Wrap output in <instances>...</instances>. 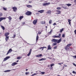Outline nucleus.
<instances>
[{
    "instance_id": "f257e3e1",
    "label": "nucleus",
    "mask_w": 76,
    "mask_h": 76,
    "mask_svg": "<svg viewBox=\"0 0 76 76\" xmlns=\"http://www.w3.org/2000/svg\"><path fill=\"white\" fill-rule=\"evenodd\" d=\"M56 15H59L60 14H61V11L59 10H57L56 11Z\"/></svg>"
},
{
    "instance_id": "f03ea898",
    "label": "nucleus",
    "mask_w": 76,
    "mask_h": 76,
    "mask_svg": "<svg viewBox=\"0 0 76 76\" xmlns=\"http://www.w3.org/2000/svg\"><path fill=\"white\" fill-rule=\"evenodd\" d=\"M50 4V3L49 2L48 3H43V6H48V5Z\"/></svg>"
},
{
    "instance_id": "7ed1b4c3",
    "label": "nucleus",
    "mask_w": 76,
    "mask_h": 76,
    "mask_svg": "<svg viewBox=\"0 0 76 76\" xmlns=\"http://www.w3.org/2000/svg\"><path fill=\"white\" fill-rule=\"evenodd\" d=\"M10 58V56H7L6 58H4V59L3 61H6L7 60H8L9 58Z\"/></svg>"
},
{
    "instance_id": "20e7f679",
    "label": "nucleus",
    "mask_w": 76,
    "mask_h": 76,
    "mask_svg": "<svg viewBox=\"0 0 76 76\" xmlns=\"http://www.w3.org/2000/svg\"><path fill=\"white\" fill-rule=\"evenodd\" d=\"M6 19V17H1L0 18V22H1L2 20H4Z\"/></svg>"
},
{
    "instance_id": "39448f33",
    "label": "nucleus",
    "mask_w": 76,
    "mask_h": 76,
    "mask_svg": "<svg viewBox=\"0 0 76 76\" xmlns=\"http://www.w3.org/2000/svg\"><path fill=\"white\" fill-rule=\"evenodd\" d=\"M38 12L39 13H44V10H42L38 11Z\"/></svg>"
},
{
    "instance_id": "423d86ee",
    "label": "nucleus",
    "mask_w": 76,
    "mask_h": 76,
    "mask_svg": "<svg viewBox=\"0 0 76 76\" xmlns=\"http://www.w3.org/2000/svg\"><path fill=\"white\" fill-rule=\"evenodd\" d=\"M26 14L27 15H31V12L28 11L26 13Z\"/></svg>"
},
{
    "instance_id": "0eeeda50",
    "label": "nucleus",
    "mask_w": 76,
    "mask_h": 76,
    "mask_svg": "<svg viewBox=\"0 0 76 76\" xmlns=\"http://www.w3.org/2000/svg\"><path fill=\"white\" fill-rule=\"evenodd\" d=\"M31 51H32V49H31L30 50L29 53H28V54L27 55V56H30V55H31Z\"/></svg>"
},
{
    "instance_id": "6e6552de",
    "label": "nucleus",
    "mask_w": 76,
    "mask_h": 76,
    "mask_svg": "<svg viewBox=\"0 0 76 76\" xmlns=\"http://www.w3.org/2000/svg\"><path fill=\"white\" fill-rule=\"evenodd\" d=\"M37 19H36L35 20H34L33 21V23L34 24V25H36V24L37 23Z\"/></svg>"
},
{
    "instance_id": "1a4fd4ad",
    "label": "nucleus",
    "mask_w": 76,
    "mask_h": 76,
    "mask_svg": "<svg viewBox=\"0 0 76 76\" xmlns=\"http://www.w3.org/2000/svg\"><path fill=\"white\" fill-rule=\"evenodd\" d=\"M12 51V49H10L8 51V52L7 55L8 54H9V53H10Z\"/></svg>"
},
{
    "instance_id": "9d476101",
    "label": "nucleus",
    "mask_w": 76,
    "mask_h": 76,
    "mask_svg": "<svg viewBox=\"0 0 76 76\" xmlns=\"http://www.w3.org/2000/svg\"><path fill=\"white\" fill-rule=\"evenodd\" d=\"M12 9H13V11H14V12H16L17 8H16L15 7H12Z\"/></svg>"
},
{
    "instance_id": "9b49d317",
    "label": "nucleus",
    "mask_w": 76,
    "mask_h": 76,
    "mask_svg": "<svg viewBox=\"0 0 76 76\" xmlns=\"http://www.w3.org/2000/svg\"><path fill=\"white\" fill-rule=\"evenodd\" d=\"M52 42H57L58 39H53L52 40Z\"/></svg>"
},
{
    "instance_id": "f8f14e48",
    "label": "nucleus",
    "mask_w": 76,
    "mask_h": 76,
    "mask_svg": "<svg viewBox=\"0 0 76 76\" xmlns=\"http://www.w3.org/2000/svg\"><path fill=\"white\" fill-rule=\"evenodd\" d=\"M11 70H15V69H12V70H7L6 71H5L4 72H10V71H11Z\"/></svg>"
},
{
    "instance_id": "ddd939ff",
    "label": "nucleus",
    "mask_w": 76,
    "mask_h": 76,
    "mask_svg": "<svg viewBox=\"0 0 76 76\" xmlns=\"http://www.w3.org/2000/svg\"><path fill=\"white\" fill-rule=\"evenodd\" d=\"M18 64V63H16V62H14V63H13L11 64V66H15V65H16V64Z\"/></svg>"
},
{
    "instance_id": "4468645a",
    "label": "nucleus",
    "mask_w": 76,
    "mask_h": 76,
    "mask_svg": "<svg viewBox=\"0 0 76 76\" xmlns=\"http://www.w3.org/2000/svg\"><path fill=\"white\" fill-rule=\"evenodd\" d=\"M61 37V34H59L58 36H56V38H60Z\"/></svg>"
},
{
    "instance_id": "2eb2a0df",
    "label": "nucleus",
    "mask_w": 76,
    "mask_h": 76,
    "mask_svg": "<svg viewBox=\"0 0 76 76\" xmlns=\"http://www.w3.org/2000/svg\"><path fill=\"white\" fill-rule=\"evenodd\" d=\"M61 41V38L59 39L58 40V41L56 42H57V43H58L59 44V43H60Z\"/></svg>"
},
{
    "instance_id": "dca6fc26",
    "label": "nucleus",
    "mask_w": 76,
    "mask_h": 76,
    "mask_svg": "<svg viewBox=\"0 0 76 76\" xmlns=\"http://www.w3.org/2000/svg\"><path fill=\"white\" fill-rule=\"evenodd\" d=\"M51 12L50 11H48L46 12V13L48 14V15H51Z\"/></svg>"
},
{
    "instance_id": "f3484780",
    "label": "nucleus",
    "mask_w": 76,
    "mask_h": 76,
    "mask_svg": "<svg viewBox=\"0 0 76 76\" xmlns=\"http://www.w3.org/2000/svg\"><path fill=\"white\" fill-rule=\"evenodd\" d=\"M48 50H51V46L49 45L48 46Z\"/></svg>"
},
{
    "instance_id": "a211bd4d",
    "label": "nucleus",
    "mask_w": 76,
    "mask_h": 76,
    "mask_svg": "<svg viewBox=\"0 0 76 76\" xmlns=\"http://www.w3.org/2000/svg\"><path fill=\"white\" fill-rule=\"evenodd\" d=\"M9 35V33L7 32L5 34V37H7Z\"/></svg>"
},
{
    "instance_id": "6ab92c4d",
    "label": "nucleus",
    "mask_w": 76,
    "mask_h": 76,
    "mask_svg": "<svg viewBox=\"0 0 76 76\" xmlns=\"http://www.w3.org/2000/svg\"><path fill=\"white\" fill-rule=\"evenodd\" d=\"M41 56H42V54H40L36 55V57H41Z\"/></svg>"
},
{
    "instance_id": "aec40b11",
    "label": "nucleus",
    "mask_w": 76,
    "mask_h": 76,
    "mask_svg": "<svg viewBox=\"0 0 76 76\" xmlns=\"http://www.w3.org/2000/svg\"><path fill=\"white\" fill-rule=\"evenodd\" d=\"M68 22L69 23V25H70V26H71V20L69 19H68Z\"/></svg>"
},
{
    "instance_id": "412c9836",
    "label": "nucleus",
    "mask_w": 76,
    "mask_h": 76,
    "mask_svg": "<svg viewBox=\"0 0 76 76\" xmlns=\"http://www.w3.org/2000/svg\"><path fill=\"white\" fill-rule=\"evenodd\" d=\"M9 37H6L5 40H6V41H7V40H8V39H9Z\"/></svg>"
},
{
    "instance_id": "4be33fe9",
    "label": "nucleus",
    "mask_w": 76,
    "mask_h": 76,
    "mask_svg": "<svg viewBox=\"0 0 76 76\" xmlns=\"http://www.w3.org/2000/svg\"><path fill=\"white\" fill-rule=\"evenodd\" d=\"M66 6H67L68 7H69V6H72V4H66Z\"/></svg>"
},
{
    "instance_id": "5701e85b",
    "label": "nucleus",
    "mask_w": 76,
    "mask_h": 76,
    "mask_svg": "<svg viewBox=\"0 0 76 76\" xmlns=\"http://www.w3.org/2000/svg\"><path fill=\"white\" fill-rule=\"evenodd\" d=\"M38 38H39V37L38 36V34H37V36L36 37V41H37L38 40Z\"/></svg>"
},
{
    "instance_id": "b1692460",
    "label": "nucleus",
    "mask_w": 76,
    "mask_h": 76,
    "mask_svg": "<svg viewBox=\"0 0 76 76\" xmlns=\"http://www.w3.org/2000/svg\"><path fill=\"white\" fill-rule=\"evenodd\" d=\"M72 45V44L70 43L69 44H68V45H67V46L68 47H70V46H71Z\"/></svg>"
},
{
    "instance_id": "393cba45",
    "label": "nucleus",
    "mask_w": 76,
    "mask_h": 76,
    "mask_svg": "<svg viewBox=\"0 0 76 76\" xmlns=\"http://www.w3.org/2000/svg\"><path fill=\"white\" fill-rule=\"evenodd\" d=\"M46 60V58H42V59H39V61H42V60Z\"/></svg>"
},
{
    "instance_id": "a878e982",
    "label": "nucleus",
    "mask_w": 76,
    "mask_h": 76,
    "mask_svg": "<svg viewBox=\"0 0 76 76\" xmlns=\"http://www.w3.org/2000/svg\"><path fill=\"white\" fill-rule=\"evenodd\" d=\"M61 7H62V8H64V9H68V8L66 7H64L63 6Z\"/></svg>"
},
{
    "instance_id": "bb28decb",
    "label": "nucleus",
    "mask_w": 76,
    "mask_h": 76,
    "mask_svg": "<svg viewBox=\"0 0 76 76\" xmlns=\"http://www.w3.org/2000/svg\"><path fill=\"white\" fill-rule=\"evenodd\" d=\"M65 49L66 50H70V49H69V48L67 47H65Z\"/></svg>"
},
{
    "instance_id": "cd10ccee",
    "label": "nucleus",
    "mask_w": 76,
    "mask_h": 76,
    "mask_svg": "<svg viewBox=\"0 0 76 76\" xmlns=\"http://www.w3.org/2000/svg\"><path fill=\"white\" fill-rule=\"evenodd\" d=\"M27 7H32V6L31 5H27Z\"/></svg>"
},
{
    "instance_id": "c85d7f7f",
    "label": "nucleus",
    "mask_w": 76,
    "mask_h": 76,
    "mask_svg": "<svg viewBox=\"0 0 76 76\" xmlns=\"http://www.w3.org/2000/svg\"><path fill=\"white\" fill-rule=\"evenodd\" d=\"M8 18L10 21H11V20H12V18L10 16H9Z\"/></svg>"
},
{
    "instance_id": "c756f323",
    "label": "nucleus",
    "mask_w": 76,
    "mask_h": 76,
    "mask_svg": "<svg viewBox=\"0 0 76 76\" xmlns=\"http://www.w3.org/2000/svg\"><path fill=\"white\" fill-rule=\"evenodd\" d=\"M44 48H47L46 47H41L40 48V49H41V48H42V50H43Z\"/></svg>"
},
{
    "instance_id": "7c9ffc66",
    "label": "nucleus",
    "mask_w": 76,
    "mask_h": 76,
    "mask_svg": "<svg viewBox=\"0 0 76 76\" xmlns=\"http://www.w3.org/2000/svg\"><path fill=\"white\" fill-rule=\"evenodd\" d=\"M1 27L3 29V30H4V29H5V28H4V27L3 26H1Z\"/></svg>"
},
{
    "instance_id": "2f4dec72",
    "label": "nucleus",
    "mask_w": 76,
    "mask_h": 76,
    "mask_svg": "<svg viewBox=\"0 0 76 76\" xmlns=\"http://www.w3.org/2000/svg\"><path fill=\"white\" fill-rule=\"evenodd\" d=\"M40 74L41 75H44L45 74V72H40Z\"/></svg>"
},
{
    "instance_id": "473e14b6",
    "label": "nucleus",
    "mask_w": 76,
    "mask_h": 76,
    "mask_svg": "<svg viewBox=\"0 0 76 76\" xmlns=\"http://www.w3.org/2000/svg\"><path fill=\"white\" fill-rule=\"evenodd\" d=\"M22 58V57H21L19 56V57H17V58L18 60H19V59H20V58Z\"/></svg>"
},
{
    "instance_id": "72a5a7b5",
    "label": "nucleus",
    "mask_w": 76,
    "mask_h": 76,
    "mask_svg": "<svg viewBox=\"0 0 76 76\" xmlns=\"http://www.w3.org/2000/svg\"><path fill=\"white\" fill-rule=\"evenodd\" d=\"M41 24H45V21H42L41 22Z\"/></svg>"
},
{
    "instance_id": "f704fd0d",
    "label": "nucleus",
    "mask_w": 76,
    "mask_h": 76,
    "mask_svg": "<svg viewBox=\"0 0 76 76\" xmlns=\"http://www.w3.org/2000/svg\"><path fill=\"white\" fill-rule=\"evenodd\" d=\"M56 9H57V10H60V9H61V7H57Z\"/></svg>"
},
{
    "instance_id": "c9c22d12",
    "label": "nucleus",
    "mask_w": 76,
    "mask_h": 76,
    "mask_svg": "<svg viewBox=\"0 0 76 76\" xmlns=\"http://www.w3.org/2000/svg\"><path fill=\"white\" fill-rule=\"evenodd\" d=\"M49 23L50 24L51 23H52V20H49Z\"/></svg>"
},
{
    "instance_id": "e433bc0d",
    "label": "nucleus",
    "mask_w": 76,
    "mask_h": 76,
    "mask_svg": "<svg viewBox=\"0 0 76 76\" xmlns=\"http://www.w3.org/2000/svg\"><path fill=\"white\" fill-rule=\"evenodd\" d=\"M62 37L64 38L65 37V35L64 34H62Z\"/></svg>"
},
{
    "instance_id": "4c0bfd02",
    "label": "nucleus",
    "mask_w": 76,
    "mask_h": 76,
    "mask_svg": "<svg viewBox=\"0 0 76 76\" xmlns=\"http://www.w3.org/2000/svg\"><path fill=\"white\" fill-rule=\"evenodd\" d=\"M72 73H73V74H75V75H76V72L74 71H72Z\"/></svg>"
},
{
    "instance_id": "58836bf2",
    "label": "nucleus",
    "mask_w": 76,
    "mask_h": 76,
    "mask_svg": "<svg viewBox=\"0 0 76 76\" xmlns=\"http://www.w3.org/2000/svg\"><path fill=\"white\" fill-rule=\"evenodd\" d=\"M38 73H34L33 74H32L31 76H35V75H37Z\"/></svg>"
},
{
    "instance_id": "ea45409f",
    "label": "nucleus",
    "mask_w": 76,
    "mask_h": 76,
    "mask_svg": "<svg viewBox=\"0 0 76 76\" xmlns=\"http://www.w3.org/2000/svg\"><path fill=\"white\" fill-rule=\"evenodd\" d=\"M57 45V43H53L52 45L53 46H54L55 45Z\"/></svg>"
},
{
    "instance_id": "a19ab883",
    "label": "nucleus",
    "mask_w": 76,
    "mask_h": 76,
    "mask_svg": "<svg viewBox=\"0 0 76 76\" xmlns=\"http://www.w3.org/2000/svg\"><path fill=\"white\" fill-rule=\"evenodd\" d=\"M29 72H26L25 74L26 75H28L29 74Z\"/></svg>"
},
{
    "instance_id": "79ce46f5",
    "label": "nucleus",
    "mask_w": 76,
    "mask_h": 76,
    "mask_svg": "<svg viewBox=\"0 0 76 76\" xmlns=\"http://www.w3.org/2000/svg\"><path fill=\"white\" fill-rule=\"evenodd\" d=\"M50 66V67H52V66H54V64H51Z\"/></svg>"
},
{
    "instance_id": "37998d69",
    "label": "nucleus",
    "mask_w": 76,
    "mask_h": 76,
    "mask_svg": "<svg viewBox=\"0 0 76 76\" xmlns=\"http://www.w3.org/2000/svg\"><path fill=\"white\" fill-rule=\"evenodd\" d=\"M63 28H62L61 29H60V32H63Z\"/></svg>"
},
{
    "instance_id": "c03bdc74",
    "label": "nucleus",
    "mask_w": 76,
    "mask_h": 76,
    "mask_svg": "<svg viewBox=\"0 0 76 76\" xmlns=\"http://www.w3.org/2000/svg\"><path fill=\"white\" fill-rule=\"evenodd\" d=\"M22 18H23V16H21L20 17V18H19L20 20H21V19H22Z\"/></svg>"
},
{
    "instance_id": "a18cd8bd",
    "label": "nucleus",
    "mask_w": 76,
    "mask_h": 76,
    "mask_svg": "<svg viewBox=\"0 0 76 76\" xmlns=\"http://www.w3.org/2000/svg\"><path fill=\"white\" fill-rule=\"evenodd\" d=\"M58 64H59L60 65H61V64H63V62L61 63H59Z\"/></svg>"
},
{
    "instance_id": "49530a36",
    "label": "nucleus",
    "mask_w": 76,
    "mask_h": 76,
    "mask_svg": "<svg viewBox=\"0 0 76 76\" xmlns=\"http://www.w3.org/2000/svg\"><path fill=\"white\" fill-rule=\"evenodd\" d=\"M72 57H73V58H76V56H72Z\"/></svg>"
},
{
    "instance_id": "de8ad7c7",
    "label": "nucleus",
    "mask_w": 76,
    "mask_h": 76,
    "mask_svg": "<svg viewBox=\"0 0 76 76\" xmlns=\"http://www.w3.org/2000/svg\"><path fill=\"white\" fill-rule=\"evenodd\" d=\"M3 9H4V10H7V9L4 7L3 8Z\"/></svg>"
},
{
    "instance_id": "09e8293b",
    "label": "nucleus",
    "mask_w": 76,
    "mask_h": 76,
    "mask_svg": "<svg viewBox=\"0 0 76 76\" xmlns=\"http://www.w3.org/2000/svg\"><path fill=\"white\" fill-rule=\"evenodd\" d=\"M50 70H52L53 69V67H51L49 68Z\"/></svg>"
},
{
    "instance_id": "8fccbe9b",
    "label": "nucleus",
    "mask_w": 76,
    "mask_h": 76,
    "mask_svg": "<svg viewBox=\"0 0 76 76\" xmlns=\"http://www.w3.org/2000/svg\"><path fill=\"white\" fill-rule=\"evenodd\" d=\"M57 46H55L54 48H53L54 49H56V48H57Z\"/></svg>"
},
{
    "instance_id": "3c124183",
    "label": "nucleus",
    "mask_w": 76,
    "mask_h": 76,
    "mask_svg": "<svg viewBox=\"0 0 76 76\" xmlns=\"http://www.w3.org/2000/svg\"><path fill=\"white\" fill-rule=\"evenodd\" d=\"M3 14L1 13H0V16H2Z\"/></svg>"
},
{
    "instance_id": "603ef678",
    "label": "nucleus",
    "mask_w": 76,
    "mask_h": 76,
    "mask_svg": "<svg viewBox=\"0 0 76 76\" xmlns=\"http://www.w3.org/2000/svg\"><path fill=\"white\" fill-rule=\"evenodd\" d=\"M73 64L74 65V66H76V65L75 64L73 63Z\"/></svg>"
},
{
    "instance_id": "864d4df0",
    "label": "nucleus",
    "mask_w": 76,
    "mask_h": 76,
    "mask_svg": "<svg viewBox=\"0 0 76 76\" xmlns=\"http://www.w3.org/2000/svg\"><path fill=\"white\" fill-rule=\"evenodd\" d=\"M53 38H56V36H53Z\"/></svg>"
},
{
    "instance_id": "5fc2aeb1",
    "label": "nucleus",
    "mask_w": 76,
    "mask_h": 76,
    "mask_svg": "<svg viewBox=\"0 0 76 76\" xmlns=\"http://www.w3.org/2000/svg\"><path fill=\"white\" fill-rule=\"evenodd\" d=\"M38 34H41V32H40V31L39 32Z\"/></svg>"
},
{
    "instance_id": "6e6d98bb",
    "label": "nucleus",
    "mask_w": 76,
    "mask_h": 76,
    "mask_svg": "<svg viewBox=\"0 0 76 76\" xmlns=\"http://www.w3.org/2000/svg\"><path fill=\"white\" fill-rule=\"evenodd\" d=\"M53 25L54 26L55 25H56V23H53Z\"/></svg>"
},
{
    "instance_id": "4d7b16f0",
    "label": "nucleus",
    "mask_w": 76,
    "mask_h": 76,
    "mask_svg": "<svg viewBox=\"0 0 76 76\" xmlns=\"http://www.w3.org/2000/svg\"><path fill=\"white\" fill-rule=\"evenodd\" d=\"M74 32L75 34H76V30L74 31Z\"/></svg>"
},
{
    "instance_id": "13d9d810",
    "label": "nucleus",
    "mask_w": 76,
    "mask_h": 76,
    "mask_svg": "<svg viewBox=\"0 0 76 76\" xmlns=\"http://www.w3.org/2000/svg\"><path fill=\"white\" fill-rule=\"evenodd\" d=\"M74 3H76V0H74Z\"/></svg>"
},
{
    "instance_id": "bf43d9fd",
    "label": "nucleus",
    "mask_w": 76,
    "mask_h": 76,
    "mask_svg": "<svg viewBox=\"0 0 76 76\" xmlns=\"http://www.w3.org/2000/svg\"><path fill=\"white\" fill-rule=\"evenodd\" d=\"M52 31H53V30H51L49 33H51Z\"/></svg>"
},
{
    "instance_id": "052dcab7",
    "label": "nucleus",
    "mask_w": 76,
    "mask_h": 76,
    "mask_svg": "<svg viewBox=\"0 0 76 76\" xmlns=\"http://www.w3.org/2000/svg\"><path fill=\"white\" fill-rule=\"evenodd\" d=\"M64 66L65 67H67V66L66 65H64Z\"/></svg>"
},
{
    "instance_id": "680f3d73",
    "label": "nucleus",
    "mask_w": 76,
    "mask_h": 76,
    "mask_svg": "<svg viewBox=\"0 0 76 76\" xmlns=\"http://www.w3.org/2000/svg\"><path fill=\"white\" fill-rule=\"evenodd\" d=\"M15 37V35H14V37H12V38L13 37L14 38Z\"/></svg>"
},
{
    "instance_id": "e2e57ef3",
    "label": "nucleus",
    "mask_w": 76,
    "mask_h": 76,
    "mask_svg": "<svg viewBox=\"0 0 76 76\" xmlns=\"http://www.w3.org/2000/svg\"><path fill=\"white\" fill-rule=\"evenodd\" d=\"M50 65H49L48 66V67H50Z\"/></svg>"
},
{
    "instance_id": "0e129e2a",
    "label": "nucleus",
    "mask_w": 76,
    "mask_h": 76,
    "mask_svg": "<svg viewBox=\"0 0 76 76\" xmlns=\"http://www.w3.org/2000/svg\"><path fill=\"white\" fill-rule=\"evenodd\" d=\"M32 2L31 1H29V3H31Z\"/></svg>"
},
{
    "instance_id": "69168bd1",
    "label": "nucleus",
    "mask_w": 76,
    "mask_h": 76,
    "mask_svg": "<svg viewBox=\"0 0 76 76\" xmlns=\"http://www.w3.org/2000/svg\"><path fill=\"white\" fill-rule=\"evenodd\" d=\"M18 61H19V60H17V61H16V62H18Z\"/></svg>"
},
{
    "instance_id": "338daca9",
    "label": "nucleus",
    "mask_w": 76,
    "mask_h": 76,
    "mask_svg": "<svg viewBox=\"0 0 76 76\" xmlns=\"http://www.w3.org/2000/svg\"><path fill=\"white\" fill-rule=\"evenodd\" d=\"M26 71H28V69H26Z\"/></svg>"
},
{
    "instance_id": "774afa93",
    "label": "nucleus",
    "mask_w": 76,
    "mask_h": 76,
    "mask_svg": "<svg viewBox=\"0 0 76 76\" xmlns=\"http://www.w3.org/2000/svg\"><path fill=\"white\" fill-rule=\"evenodd\" d=\"M47 27H48L47 26H45V28H47Z\"/></svg>"
}]
</instances>
